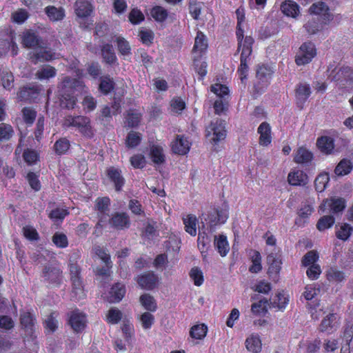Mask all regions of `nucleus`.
<instances>
[{
    "label": "nucleus",
    "mask_w": 353,
    "mask_h": 353,
    "mask_svg": "<svg viewBox=\"0 0 353 353\" xmlns=\"http://www.w3.org/2000/svg\"><path fill=\"white\" fill-rule=\"evenodd\" d=\"M101 54L104 61L109 64L114 63L117 61V57L111 44L106 43L101 48Z\"/></svg>",
    "instance_id": "nucleus-38"
},
{
    "label": "nucleus",
    "mask_w": 353,
    "mask_h": 353,
    "mask_svg": "<svg viewBox=\"0 0 353 353\" xmlns=\"http://www.w3.org/2000/svg\"><path fill=\"white\" fill-rule=\"evenodd\" d=\"M114 41L117 43L118 51L121 55L123 57L131 55V46L125 38L121 36H115Z\"/></svg>",
    "instance_id": "nucleus-30"
},
{
    "label": "nucleus",
    "mask_w": 353,
    "mask_h": 353,
    "mask_svg": "<svg viewBox=\"0 0 353 353\" xmlns=\"http://www.w3.org/2000/svg\"><path fill=\"white\" fill-rule=\"evenodd\" d=\"M289 303L288 296L283 292L278 293L276 296L269 301L270 308H275L278 310H283Z\"/></svg>",
    "instance_id": "nucleus-25"
},
{
    "label": "nucleus",
    "mask_w": 353,
    "mask_h": 353,
    "mask_svg": "<svg viewBox=\"0 0 353 353\" xmlns=\"http://www.w3.org/2000/svg\"><path fill=\"white\" fill-rule=\"evenodd\" d=\"M76 102V98L73 95L63 91L60 99V105L62 108L72 109L74 108Z\"/></svg>",
    "instance_id": "nucleus-44"
},
{
    "label": "nucleus",
    "mask_w": 353,
    "mask_h": 353,
    "mask_svg": "<svg viewBox=\"0 0 353 353\" xmlns=\"http://www.w3.org/2000/svg\"><path fill=\"white\" fill-rule=\"evenodd\" d=\"M14 131L10 125L0 123V141L9 140L13 135Z\"/></svg>",
    "instance_id": "nucleus-59"
},
{
    "label": "nucleus",
    "mask_w": 353,
    "mask_h": 353,
    "mask_svg": "<svg viewBox=\"0 0 353 353\" xmlns=\"http://www.w3.org/2000/svg\"><path fill=\"white\" fill-rule=\"evenodd\" d=\"M107 174L110 181L114 183L115 190L120 191L125 183L121 171L114 167H110L107 170Z\"/></svg>",
    "instance_id": "nucleus-15"
},
{
    "label": "nucleus",
    "mask_w": 353,
    "mask_h": 353,
    "mask_svg": "<svg viewBox=\"0 0 353 353\" xmlns=\"http://www.w3.org/2000/svg\"><path fill=\"white\" fill-rule=\"evenodd\" d=\"M310 12L316 15V19L320 21L317 23L316 26L314 27V29L310 30V34H316L323 28V26L327 24L333 19L329 7L322 1L313 3L310 7Z\"/></svg>",
    "instance_id": "nucleus-4"
},
{
    "label": "nucleus",
    "mask_w": 353,
    "mask_h": 353,
    "mask_svg": "<svg viewBox=\"0 0 353 353\" xmlns=\"http://www.w3.org/2000/svg\"><path fill=\"white\" fill-rule=\"evenodd\" d=\"M141 119V114L134 110H130L125 116L126 123L130 128L138 126Z\"/></svg>",
    "instance_id": "nucleus-42"
},
{
    "label": "nucleus",
    "mask_w": 353,
    "mask_h": 353,
    "mask_svg": "<svg viewBox=\"0 0 353 353\" xmlns=\"http://www.w3.org/2000/svg\"><path fill=\"white\" fill-rule=\"evenodd\" d=\"M295 61L298 65H305L309 62V45L307 43H303L299 48Z\"/></svg>",
    "instance_id": "nucleus-32"
},
{
    "label": "nucleus",
    "mask_w": 353,
    "mask_h": 353,
    "mask_svg": "<svg viewBox=\"0 0 353 353\" xmlns=\"http://www.w3.org/2000/svg\"><path fill=\"white\" fill-rule=\"evenodd\" d=\"M208 48V41L207 37L201 32L198 31L194 39V44L193 46V53L198 58H200L205 54Z\"/></svg>",
    "instance_id": "nucleus-12"
},
{
    "label": "nucleus",
    "mask_w": 353,
    "mask_h": 353,
    "mask_svg": "<svg viewBox=\"0 0 353 353\" xmlns=\"http://www.w3.org/2000/svg\"><path fill=\"white\" fill-rule=\"evenodd\" d=\"M150 156L155 164H161L165 161V155L161 146L152 145L150 148Z\"/></svg>",
    "instance_id": "nucleus-40"
},
{
    "label": "nucleus",
    "mask_w": 353,
    "mask_h": 353,
    "mask_svg": "<svg viewBox=\"0 0 353 353\" xmlns=\"http://www.w3.org/2000/svg\"><path fill=\"white\" fill-rule=\"evenodd\" d=\"M337 327V316L334 314H329L322 320L319 330L322 332L332 333L336 330Z\"/></svg>",
    "instance_id": "nucleus-16"
},
{
    "label": "nucleus",
    "mask_w": 353,
    "mask_h": 353,
    "mask_svg": "<svg viewBox=\"0 0 353 353\" xmlns=\"http://www.w3.org/2000/svg\"><path fill=\"white\" fill-rule=\"evenodd\" d=\"M273 70L266 65H259L256 70V82L254 90L258 94L262 93L270 83Z\"/></svg>",
    "instance_id": "nucleus-7"
},
{
    "label": "nucleus",
    "mask_w": 353,
    "mask_h": 353,
    "mask_svg": "<svg viewBox=\"0 0 353 353\" xmlns=\"http://www.w3.org/2000/svg\"><path fill=\"white\" fill-rule=\"evenodd\" d=\"M70 273L72 284V296L77 300H80L85 296V293L80 277V269L77 264H70Z\"/></svg>",
    "instance_id": "nucleus-8"
},
{
    "label": "nucleus",
    "mask_w": 353,
    "mask_h": 353,
    "mask_svg": "<svg viewBox=\"0 0 353 353\" xmlns=\"http://www.w3.org/2000/svg\"><path fill=\"white\" fill-rule=\"evenodd\" d=\"M137 281L142 289L151 290L157 286L159 279L153 272H148L138 276Z\"/></svg>",
    "instance_id": "nucleus-9"
},
{
    "label": "nucleus",
    "mask_w": 353,
    "mask_h": 353,
    "mask_svg": "<svg viewBox=\"0 0 353 353\" xmlns=\"http://www.w3.org/2000/svg\"><path fill=\"white\" fill-rule=\"evenodd\" d=\"M34 319L33 316L29 312H22L20 316V322L23 329L30 335L32 339L34 327Z\"/></svg>",
    "instance_id": "nucleus-14"
},
{
    "label": "nucleus",
    "mask_w": 353,
    "mask_h": 353,
    "mask_svg": "<svg viewBox=\"0 0 353 353\" xmlns=\"http://www.w3.org/2000/svg\"><path fill=\"white\" fill-rule=\"evenodd\" d=\"M185 230L190 235L195 236L197 234L198 219L195 215L188 214L183 217Z\"/></svg>",
    "instance_id": "nucleus-22"
},
{
    "label": "nucleus",
    "mask_w": 353,
    "mask_h": 353,
    "mask_svg": "<svg viewBox=\"0 0 353 353\" xmlns=\"http://www.w3.org/2000/svg\"><path fill=\"white\" fill-rule=\"evenodd\" d=\"M112 228L116 230L127 229L130 225L129 216L125 212H117L109 220Z\"/></svg>",
    "instance_id": "nucleus-11"
},
{
    "label": "nucleus",
    "mask_w": 353,
    "mask_h": 353,
    "mask_svg": "<svg viewBox=\"0 0 353 353\" xmlns=\"http://www.w3.org/2000/svg\"><path fill=\"white\" fill-rule=\"evenodd\" d=\"M247 350L252 353H258L261 350V341L257 334H252L245 340Z\"/></svg>",
    "instance_id": "nucleus-31"
},
{
    "label": "nucleus",
    "mask_w": 353,
    "mask_h": 353,
    "mask_svg": "<svg viewBox=\"0 0 353 353\" xmlns=\"http://www.w3.org/2000/svg\"><path fill=\"white\" fill-rule=\"evenodd\" d=\"M328 181L329 176L327 174H320L314 180L315 190L319 192H323L325 190Z\"/></svg>",
    "instance_id": "nucleus-55"
},
{
    "label": "nucleus",
    "mask_w": 353,
    "mask_h": 353,
    "mask_svg": "<svg viewBox=\"0 0 353 353\" xmlns=\"http://www.w3.org/2000/svg\"><path fill=\"white\" fill-rule=\"evenodd\" d=\"M23 118L24 121L29 125H32L36 118L37 112L30 108L26 107L22 110Z\"/></svg>",
    "instance_id": "nucleus-63"
},
{
    "label": "nucleus",
    "mask_w": 353,
    "mask_h": 353,
    "mask_svg": "<svg viewBox=\"0 0 353 353\" xmlns=\"http://www.w3.org/2000/svg\"><path fill=\"white\" fill-rule=\"evenodd\" d=\"M189 275L195 285L201 286L203 283V274L198 267L192 268L190 271Z\"/></svg>",
    "instance_id": "nucleus-46"
},
{
    "label": "nucleus",
    "mask_w": 353,
    "mask_h": 353,
    "mask_svg": "<svg viewBox=\"0 0 353 353\" xmlns=\"http://www.w3.org/2000/svg\"><path fill=\"white\" fill-rule=\"evenodd\" d=\"M52 241L53 243L59 248H65L68 245V239L67 236L62 232H57L52 236Z\"/></svg>",
    "instance_id": "nucleus-50"
},
{
    "label": "nucleus",
    "mask_w": 353,
    "mask_h": 353,
    "mask_svg": "<svg viewBox=\"0 0 353 353\" xmlns=\"http://www.w3.org/2000/svg\"><path fill=\"white\" fill-rule=\"evenodd\" d=\"M214 246L222 256H225L229 252V244L224 235H219L214 238Z\"/></svg>",
    "instance_id": "nucleus-36"
},
{
    "label": "nucleus",
    "mask_w": 353,
    "mask_h": 353,
    "mask_svg": "<svg viewBox=\"0 0 353 353\" xmlns=\"http://www.w3.org/2000/svg\"><path fill=\"white\" fill-rule=\"evenodd\" d=\"M46 13L51 21H57L63 19L65 11L62 8L50 6L46 8Z\"/></svg>",
    "instance_id": "nucleus-37"
},
{
    "label": "nucleus",
    "mask_w": 353,
    "mask_h": 353,
    "mask_svg": "<svg viewBox=\"0 0 353 353\" xmlns=\"http://www.w3.org/2000/svg\"><path fill=\"white\" fill-rule=\"evenodd\" d=\"M270 307L269 301L266 299H261L259 302L252 305L251 310L254 314H259L265 313L268 311V307Z\"/></svg>",
    "instance_id": "nucleus-56"
},
{
    "label": "nucleus",
    "mask_w": 353,
    "mask_h": 353,
    "mask_svg": "<svg viewBox=\"0 0 353 353\" xmlns=\"http://www.w3.org/2000/svg\"><path fill=\"white\" fill-rule=\"evenodd\" d=\"M237 16V27L236 34L238 39V50H241L240 57V65L237 72L242 83L247 79L249 70V63L251 60L252 52V46L254 42V39L250 36H246L243 38V30L241 28V24L244 20L243 10L239 8L236 10Z\"/></svg>",
    "instance_id": "nucleus-1"
},
{
    "label": "nucleus",
    "mask_w": 353,
    "mask_h": 353,
    "mask_svg": "<svg viewBox=\"0 0 353 353\" xmlns=\"http://www.w3.org/2000/svg\"><path fill=\"white\" fill-rule=\"evenodd\" d=\"M22 43L26 48L32 49L28 57L34 64L57 59L56 53L47 46L46 42L36 32L31 30L25 32L22 37Z\"/></svg>",
    "instance_id": "nucleus-2"
},
{
    "label": "nucleus",
    "mask_w": 353,
    "mask_h": 353,
    "mask_svg": "<svg viewBox=\"0 0 353 353\" xmlns=\"http://www.w3.org/2000/svg\"><path fill=\"white\" fill-rule=\"evenodd\" d=\"M202 227H199V235L197 239L198 248L201 253L207 251L211 242L210 236L207 234L205 230L204 223L202 222Z\"/></svg>",
    "instance_id": "nucleus-24"
},
{
    "label": "nucleus",
    "mask_w": 353,
    "mask_h": 353,
    "mask_svg": "<svg viewBox=\"0 0 353 353\" xmlns=\"http://www.w3.org/2000/svg\"><path fill=\"white\" fill-rule=\"evenodd\" d=\"M294 161L297 163H306L309 161V150L305 146L300 147L294 156Z\"/></svg>",
    "instance_id": "nucleus-53"
},
{
    "label": "nucleus",
    "mask_w": 353,
    "mask_h": 353,
    "mask_svg": "<svg viewBox=\"0 0 353 353\" xmlns=\"http://www.w3.org/2000/svg\"><path fill=\"white\" fill-rule=\"evenodd\" d=\"M319 258L317 251L310 250V279H317L322 272L320 265L316 263Z\"/></svg>",
    "instance_id": "nucleus-26"
},
{
    "label": "nucleus",
    "mask_w": 353,
    "mask_h": 353,
    "mask_svg": "<svg viewBox=\"0 0 353 353\" xmlns=\"http://www.w3.org/2000/svg\"><path fill=\"white\" fill-rule=\"evenodd\" d=\"M61 271L59 268L51 266L45 267L43 277L51 283L57 284L61 281Z\"/></svg>",
    "instance_id": "nucleus-18"
},
{
    "label": "nucleus",
    "mask_w": 353,
    "mask_h": 353,
    "mask_svg": "<svg viewBox=\"0 0 353 353\" xmlns=\"http://www.w3.org/2000/svg\"><path fill=\"white\" fill-rule=\"evenodd\" d=\"M86 316L79 310L71 312L69 317V323L73 330L76 332H81L86 325Z\"/></svg>",
    "instance_id": "nucleus-10"
},
{
    "label": "nucleus",
    "mask_w": 353,
    "mask_h": 353,
    "mask_svg": "<svg viewBox=\"0 0 353 353\" xmlns=\"http://www.w3.org/2000/svg\"><path fill=\"white\" fill-rule=\"evenodd\" d=\"M150 14L157 22H163L168 16L166 9L160 6L153 7L150 10Z\"/></svg>",
    "instance_id": "nucleus-41"
},
{
    "label": "nucleus",
    "mask_w": 353,
    "mask_h": 353,
    "mask_svg": "<svg viewBox=\"0 0 353 353\" xmlns=\"http://www.w3.org/2000/svg\"><path fill=\"white\" fill-rule=\"evenodd\" d=\"M94 251L95 254L100 259H101V261L105 263V265L108 266L110 263H112L110 254L107 252L105 248L100 246H95L94 248Z\"/></svg>",
    "instance_id": "nucleus-62"
},
{
    "label": "nucleus",
    "mask_w": 353,
    "mask_h": 353,
    "mask_svg": "<svg viewBox=\"0 0 353 353\" xmlns=\"http://www.w3.org/2000/svg\"><path fill=\"white\" fill-rule=\"evenodd\" d=\"M129 21L134 25L139 24L145 19L142 12L137 8H133L129 13Z\"/></svg>",
    "instance_id": "nucleus-60"
},
{
    "label": "nucleus",
    "mask_w": 353,
    "mask_h": 353,
    "mask_svg": "<svg viewBox=\"0 0 353 353\" xmlns=\"http://www.w3.org/2000/svg\"><path fill=\"white\" fill-rule=\"evenodd\" d=\"M353 231L352 227L345 223L341 225L340 228L336 232V236L338 239L346 241L348 239Z\"/></svg>",
    "instance_id": "nucleus-48"
},
{
    "label": "nucleus",
    "mask_w": 353,
    "mask_h": 353,
    "mask_svg": "<svg viewBox=\"0 0 353 353\" xmlns=\"http://www.w3.org/2000/svg\"><path fill=\"white\" fill-rule=\"evenodd\" d=\"M324 206L328 207L330 212L336 214L345 209V201L343 198L332 197L325 201Z\"/></svg>",
    "instance_id": "nucleus-19"
},
{
    "label": "nucleus",
    "mask_w": 353,
    "mask_h": 353,
    "mask_svg": "<svg viewBox=\"0 0 353 353\" xmlns=\"http://www.w3.org/2000/svg\"><path fill=\"white\" fill-rule=\"evenodd\" d=\"M109 301L112 303L119 302L125 294V288L124 285L117 283L114 285L110 291Z\"/></svg>",
    "instance_id": "nucleus-27"
},
{
    "label": "nucleus",
    "mask_w": 353,
    "mask_h": 353,
    "mask_svg": "<svg viewBox=\"0 0 353 353\" xmlns=\"http://www.w3.org/2000/svg\"><path fill=\"white\" fill-rule=\"evenodd\" d=\"M288 182L292 185H305L307 183L308 176L301 170L291 172L288 174Z\"/></svg>",
    "instance_id": "nucleus-23"
},
{
    "label": "nucleus",
    "mask_w": 353,
    "mask_h": 353,
    "mask_svg": "<svg viewBox=\"0 0 353 353\" xmlns=\"http://www.w3.org/2000/svg\"><path fill=\"white\" fill-rule=\"evenodd\" d=\"M110 205V200L108 197H101L97 199L95 201V208L101 214L104 215L109 211V206Z\"/></svg>",
    "instance_id": "nucleus-47"
},
{
    "label": "nucleus",
    "mask_w": 353,
    "mask_h": 353,
    "mask_svg": "<svg viewBox=\"0 0 353 353\" xmlns=\"http://www.w3.org/2000/svg\"><path fill=\"white\" fill-rule=\"evenodd\" d=\"M38 95L37 89L35 88L24 87L18 93V98L21 101H29L37 98Z\"/></svg>",
    "instance_id": "nucleus-39"
},
{
    "label": "nucleus",
    "mask_w": 353,
    "mask_h": 353,
    "mask_svg": "<svg viewBox=\"0 0 353 353\" xmlns=\"http://www.w3.org/2000/svg\"><path fill=\"white\" fill-rule=\"evenodd\" d=\"M140 302L143 307L151 312H154L157 310V303L154 299L148 294H144L140 297Z\"/></svg>",
    "instance_id": "nucleus-43"
},
{
    "label": "nucleus",
    "mask_w": 353,
    "mask_h": 353,
    "mask_svg": "<svg viewBox=\"0 0 353 353\" xmlns=\"http://www.w3.org/2000/svg\"><path fill=\"white\" fill-rule=\"evenodd\" d=\"M251 258L252 264L250 267L249 270L252 273H258L262 269L261 256L259 252L253 251Z\"/></svg>",
    "instance_id": "nucleus-49"
},
{
    "label": "nucleus",
    "mask_w": 353,
    "mask_h": 353,
    "mask_svg": "<svg viewBox=\"0 0 353 353\" xmlns=\"http://www.w3.org/2000/svg\"><path fill=\"white\" fill-rule=\"evenodd\" d=\"M121 330L125 341L129 342L134 334V326L129 319H124L123 321Z\"/></svg>",
    "instance_id": "nucleus-51"
},
{
    "label": "nucleus",
    "mask_w": 353,
    "mask_h": 353,
    "mask_svg": "<svg viewBox=\"0 0 353 353\" xmlns=\"http://www.w3.org/2000/svg\"><path fill=\"white\" fill-rule=\"evenodd\" d=\"M353 165L350 160L347 159H342L336 165L334 173L337 176H345L348 174L352 170Z\"/></svg>",
    "instance_id": "nucleus-33"
},
{
    "label": "nucleus",
    "mask_w": 353,
    "mask_h": 353,
    "mask_svg": "<svg viewBox=\"0 0 353 353\" xmlns=\"http://www.w3.org/2000/svg\"><path fill=\"white\" fill-rule=\"evenodd\" d=\"M170 108L172 112L180 114L185 109V103L179 97L174 98L170 102Z\"/></svg>",
    "instance_id": "nucleus-64"
},
{
    "label": "nucleus",
    "mask_w": 353,
    "mask_h": 353,
    "mask_svg": "<svg viewBox=\"0 0 353 353\" xmlns=\"http://www.w3.org/2000/svg\"><path fill=\"white\" fill-rule=\"evenodd\" d=\"M190 148V143L184 136L177 135L172 143V150L180 155L186 154Z\"/></svg>",
    "instance_id": "nucleus-13"
},
{
    "label": "nucleus",
    "mask_w": 353,
    "mask_h": 353,
    "mask_svg": "<svg viewBox=\"0 0 353 353\" xmlns=\"http://www.w3.org/2000/svg\"><path fill=\"white\" fill-rule=\"evenodd\" d=\"M309 96V87L307 84H300L296 90V104L302 109Z\"/></svg>",
    "instance_id": "nucleus-29"
},
{
    "label": "nucleus",
    "mask_w": 353,
    "mask_h": 353,
    "mask_svg": "<svg viewBox=\"0 0 353 353\" xmlns=\"http://www.w3.org/2000/svg\"><path fill=\"white\" fill-rule=\"evenodd\" d=\"M56 74L57 70L54 67L46 65L38 70L35 75L39 80H46L55 77Z\"/></svg>",
    "instance_id": "nucleus-35"
},
{
    "label": "nucleus",
    "mask_w": 353,
    "mask_h": 353,
    "mask_svg": "<svg viewBox=\"0 0 353 353\" xmlns=\"http://www.w3.org/2000/svg\"><path fill=\"white\" fill-rule=\"evenodd\" d=\"M335 219L332 215H325L317 222L316 228L319 231H323L330 228L334 223Z\"/></svg>",
    "instance_id": "nucleus-45"
},
{
    "label": "nucleus",
    "mask_w": 353,
    "mask_h": 353,
    "mask_svg": "<svg viewBox=\"0 0 353 353\" xmlns=\"http://www.w3.org/2000/svg\"><path fill=\"white\" fill-rule=\"evenodd\" d=\"M140 321L143 329H150L154 322V316L150 312H145L140 316Z\"/></svg>",
    "instance_id": "nucleus-61"
},
{
    "label": "nucleus",
    "mask_w": 353,
    "mask_h": 353,
    "mask_svg": "<svg viewBox=\"0 0 353 353\" xmlns=\"http://www.w3.org/2000/svg\"><path fill=\"white\" fill-rule=\"evenodd\" d=\"M282 12L288 16L295 18L299 13V5L293 1H285L281 5Z\"/></svg>",
    "instance_id": "nucleus-28"
},
{
    "label": "nucleus",
    "mask_w": 353,
    "mask_h": 353,
    "mask_svg": "<svg viewBox=\"0 0 353 353\" xmlns=\"http://www.w3.org/2000/svg\"><path fill=\"white\" fill-rule=\"evenodd\" d=\"M121 319L122 313L119 309L116 307L110 308L106 315L107 321L111 324L118 323Z\"/></svg>",
    "instance_id": "nucleus-57"
},
{
    "label": "nucleus",
    "mask_w": 353,
    "mask_h": 353,
    "mask_svg": "<svg viewBox=\"0 0 353 353\" xmlns=\"http://www.w3.org/2000/svg\"><path fill=\"white\" fill-rule=\"evenodd\" d=\"M316 145L323 153L332 154L334 149V139L330 137L323 136L318 139Z\"/></svg>",
    "instance_id": "nucleus-20"
},
{
    "label": "nucleus",
    "mask_w": 353,
    "mask_h": 353,
    "mask_svg": "<svg viewBox=\"0 0 353 353\" xmlns=\"http://www.w3.org/2000/svg\"><path fill=\"white\" fill-rule=\"evenodd\" d=\"M259 137V144L263 146H267L271 143V128L267 122H263L259 126L257 130Z\"/></svg>",
    "instance_id": "nucleus-17"
},
{
    "label": "nucleus",
    "mask_w": 353,
    "mask_h": 353,
    "mask_svg": "<svg viewBox=\"0 0 353 353\" xmlns=\"http://www.w3.org/2000/svg\"><path fill=\"white\" fill-rule=\"evenodd\" d=\"M141 140V134L137 132L131 131L126 137V145L129 148L137 146Z\"/></svg>",
    "instance_id": "nucleus-58"
},
{
    "label": "nucleus",
    "mask_w": 353,
    "mask_h": 353,
    "mask_svg": "<svg viewBox=\"0 0 353 353\" xmlns=\"http://www.w3.org/2000/svg\"><path fill=\"white\" fill-rule=\"evenodd\" d=\"M206 137L215 143L223 140L226 137L224 121L219 119L212 121L206 128Z\"/></svg>",
    "instance_id": "nucleus-6"
},
{
    "label": "nucleus",
    "mask_w": 353,
    "mask_h": 353,
    "mask_svg": "<svg viewBox=\"0 0 353 353\" xmlns=\"http://www.w3.org/2000/svg\"><path fill=\"white\" fill-rule=\"evenodd\" d=\"M208 331L207 326L204 324L196 325L191 328L190 336L196 339H201L205 336Z\"/></svg>",
    "instance_id": "nucleus-52"
},
{
    "label": "nucleus",
    "mask_w": 353,
    "mask_h": 353,
    "mask_svg": "<svg viewBox=\"0 0 353 353\" xmlns=\"http://www.w3.org/2000/svg\"><path fill=\"white\" fill-rule=\"evenodd\" d=\"M267 263L268 265V274L273 279H276L281 269V254L279 248H274L268 251Z\"/></svg>",
    "instance_id": "nucleus-5"
},
{
    "label": "nucleus",
    "mask_w": 353,
    "mask_h": 353,
    "mask_svg": "<svg viewBox=\"0 0 353 353\" xmlns=\"http://www.w3.org/2000/svg\"><path fill=\"white\" fill-rule=\"evenodd\" d=\"M114 82L110 76H103L100 78L99 89L103 94H108L114 88Z\"/></svg>",
    "instance_id": "nucleus-34"
},
{
    "label": "nucleus",
    "mask_w": 353,
    "mask_h": 353,
    "mask_svg": "<svg viewBox=\"0 0 353 353\" xmlns=\"http://www.w3.org/2000/svg\"><path fill=\"white\" fill-rule=\"evenodd\" d=\"M63 126L74 128L85 137L92 138L94 131L90 125V119L84 116H67L63 121Z\"/></svg>",
    "instance_id": "nucleus-3"
},
{
    "label": "nucleus",
    "mask_w": 353,
    "mask_h": 353,
    "mask_svg": "<svg viewBox=\"0 0 353 353\" xmlns=\"http://www.w3.org/2000/svg\"><path fill=\"white\" fill-rule=\"evenodd\" d=\"M70 148V142L65 138H62L57 141L54 145V149L57 154L61 155L65 154Z\"/></svg>",
    "instance_id": "nucleus-54"
},
{
    "label": "nucleus",
    "mask_w": 353,
    "mask_h": 353,
    "mask_svg": "<svg viewBox=\"0 0 353 353\" xmlns=\"http://www.w3.org/2000/svg\"><path fill=\"white\" fill-rule=\"evenodd\" d=\"M91 0H77L75 3V12L79 17L85 18L92 12Z\"/></svg>",
    "instance_id": "nucleus-21"
}]
</instances>
